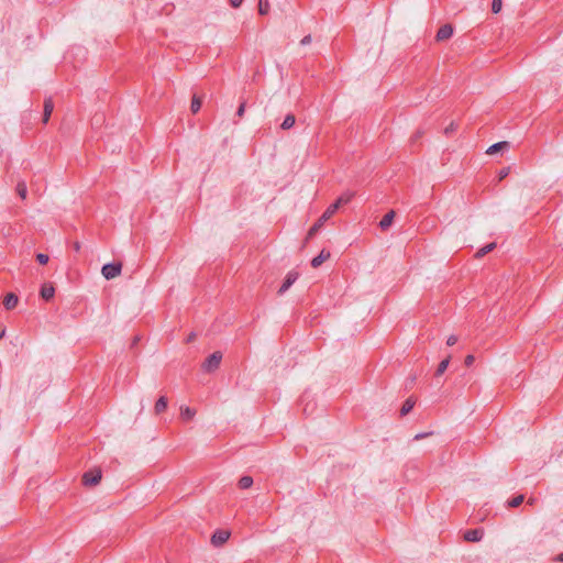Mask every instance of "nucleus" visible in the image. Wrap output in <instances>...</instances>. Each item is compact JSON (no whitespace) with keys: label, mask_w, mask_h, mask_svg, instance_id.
<instances>
[{"label":"nucleus","mask_w":563,"mask_h":563,"mask_svg":"<svg viewBox=\"0 0 563 563\" xmlns=\"http://www.w3.org/2000/svg\"><path fill=\"white\" fill-rule=\"evenodd\" d=\"M4 335V330L0 331V339Z\"/></svg>","instance_id":"nucleus-38"},{"label":"nucleus","mask_w":563,"mask_h":563,"mask_svg":"<svg viewBox=\"0 0 563 563\" xmlns=\"http://www.w3.org/2000/svg\"><path fill=\"white\" fill-rule=\"evenodd\" d=\"M484 537L483 529H471L464 532L463 539L466 542H479Z\"/></svg>","instance_id":"nucleus-5"},{"label":"nucleus","mask_w":563,"mask_h":563,"mask_svg":"<svg viewBox=\"0 0 563 563\" xmlns=\"http://www.w3.org/2000/svg\"><path fill=\"white\" fill-rule=\"evenodd\" d=\"M243 0H230V3L233 8H239L242 4Z\"/></svg>","instance_id":"nucleus-32"},{"label":"nucleus","mask_w":563,"mask_h":563,"mask_svg":"<svg viewBox=\"0 0 563 563\" xmlns=\"http://www.w3.org/2000/svg\"><path fill=\"white\" fill-rule=\"evenodd\" d=\"M36 260L38 261V263H40V264L45 265V264H47V263H48L49 257H48V255H46V254L38 253V254L36 255Z\"/></svg>","instance_id":"nucleus-28"},{"label":"nucleus","mask_w":563,"mask_h":563,"mask_svg":"<svg viewBox=\"0 0 563 563\" xmlns=\"http://www.w3.org/2000/svg\"><path fill=\"white\" fill-rule=\"evenodd\" d=\"M556 561L559 562H563V553H560L556 558H555Z\"/></svg>","instance_id":"nucleus-35"},{"label":"nucleus","mask_w":563,"mask_h":563,"mask_svg":"<svg viewBox=\"0 0 563 563\" xmlns=\"http://www.w3.org/2000/svg\"><path fill=\"white\" fill-rule=\"evenodd\" d=\"M18 302H19V298L13 292H9L3 299V305H4L5 309H8V310L14 309L16 307Z\"/></svg>","instance_id":"nucleus-12"},{"label":"nucleus","mask_w":563,"mask_h":563,"mask_svg":"<svg viewBox=\"0 0 563 563\" xmlns=\"http://www.w3.org/2000/svg\"><path fill=\"white\" fill-rule=\"evenodd\" d=\"M298 273L296 272H289L282 285V287L279 288L278 290V294L282 295L284 294L285 291H287L290 286L298 279Z\"/></svg>","instance_id":"nucleus-8"},{"label":"nucleus","mask_w":563,"mask_h":563,"mask_svg":"<svg viewBox=\"0 0 563 563\" xmlns=\"http://www.w3.org/2000/svg\"><path fill=\"white\" fill-rule=\"evenodd\" d=\"M202 104V100L200 97L194 96L190 104V110L192 113H197Z\"/></svg>","instance_id":"nucleus-20"},{"label":"nucleus","mask_w":563,"mask_h":563,"mask_svg":"<svg viewBox=\"0 0 563 563\" xmlns=\"http://www.w3.org/2000/svg\"><path fill=\"white\" fill-rule=\"evenodd\" d=\"M101 479V471L100 470H93L90 472H87L82 476V481L86 485H97Z\"/></svg>","instance_id":"nucleus-6"},{"label":"nucleus","mask_w":563,"mask_h":563,"mask_svg":"<svg viewBox=\"0 0 563 563\" xmlns=\"http://www.w3.org/2000/svg\"><path fill=\"white\" fill-rule=\"evenodd\" d=\"M80 249L79 243H75V250L78 251Z\"/></svg>","instance_id":"nucleus-37"},{"label":"nucleus","mask_w":563,"mask_h":563,"mask_svg":"<svg viewBox=\"0 0 563 563\" xmlns=\"http://www.w3.org/2000/svg\"><path fill=\"white\" fill-rule=\"evenodd\" d=\"M503 2L501 0H493L492 10L494 13H498L501 10Z\"/></svg>","instance_id":"nucleus-27"},{"label":"nucleus","mask_w":563,"mask_h":563,"mask_svg":"<svg viewBox=\"0 0 563 563\" xmlns=\"http://www.w3.org/2000/svg\"><path fill=\"white\" fill-rule=\"evenodd\" d=\"M244 110H245V104H244V103H242V104L239 107L236 114H238L239 117H242V115L244 114Z\"/></svg>","instance_id":"nucleus-33"},{"label":"nucleus","mask_w":563,"mask_h":563,"mask_svg":"<svg viewBox=\"0 0 563 563\" xmlns=\"http://www.w3.org/2000/svg\"><path fill=\"white\" fill-rule=\"evenodd\" d=\"M508 147V142L504 141V142H498L496 144H493L492 146H489L486 151V153L488 155H494L496 153H498L499 151L501 150H505Z\"/></svg>","instance_id":"nucleus-16"},{"label":"nucleus","mask_w":563,"mask_h":563,"mask_svg":"<svg viewBox=\"0 0 563 563\" xmlns=\"http://www.w3.org/2000/svg\"><path fill=\"white\" fill-rule=\"evenodd\" d=\"M121 271H122V264L120 262L110 263V264H106L102 266L101 274L106 279L110 280V279H114L118 276H120Z\"/></svg>","instance_id":"nucleus-1"},{"label":"nucleus","mask_w":563,"mask_h":563,"mask_svg":"<svg viewBox=\"0 0 563 563\" xmlns=\"http://www.w3.org/2000/svg\"><path fill=\"white\" fill-rule=\"evenodd\" d=\"M269 11V2L268 0H260L258 1V12L262 15L267 14Z\"/></svg>","instance_id":"nucleus-22"},{"label":"nucleus","mask_w":563,"mask_h":563,"mask_svg":"<svg viewBox=\"0 0 563 563\" xmlns=\"http://www.w3.org/2000/svg\"><path fill=\"white\" fill-rule=\"evenodd\" d=\"M230 534L229 530H217L211 537L212 545L221 547L229 540Z\"/></svg>","instance_id":"nucleus-4"},{"label":"nucleus","mask_w":563,"mask_h":563,"mask_svg":"<svg viewBox=\"0 0 563 563\" xmlns=\"http://www.w3.org/2000/svg\"><path fill=\"white\" fill-rule=\"evenodd\" d=\"M413 406H415V401H413L412 399H410V398H409V399H407V400L404 402V405H402V407H401V409H400V413H401L402 416H405V415L409 413V412L412 410Z\"/></svg>","instance_id":"nucleus-21"},{"label":"nucleus","mask_w":563,"mask_h":563,"mask_svg":"<svg viewBox=\"0 0 563 563\" xmlns=\"http://www.w3.org/2000/svg\"><path fill=\"white\" fill-rule=\"evenodd\" d=\"M394 218H395V212L394 211H389L388 213H386L383 219L380 220L379 222V227L383 229V230H386L387 228H389L394 221Z\"/></svg>","instance_id":"nucleus-15"},{"label":"nucleus","mask_w":563,"mask_h":563,"mask_svg":"<svg viewBox=\"0 0 563 563\" xmlns=\"http://www.w3.org/2000/svg\"><path fill=\"white\" fill-rule=\"evenodd\" d=\"M41 297L45 300H51L54 297L55 288L53 284L45 283L41 288Z\"/></svg>","instance_id":"nucleus-9"},{"label":"nucleus","mask_w":563,"mask_h":563,"mask_svg":"<svg viewBox=\"0 0 563 563\" xmlns=\"http://www.w3.org/2000/svg\"><path fill=\"white\" fill-rule=\"evenodd\" d=\"M16 190H18V195L22 198V199H25L26 198V186L25 184L21 183L18 185L16 187Z\"/></svg>","instance_id":"nucleus-26"},{"label":"nucleus","mask_w":563,"mask_h":563,"mask_svg":"<svg viewBox=\"0 0 563 563\" xmlns=\"http://www.w3.org/2000/svg\"><path fill=\"white\" fill-rule=\"evenodd\" d=\"M53 110H54L53 100L51 98L45 99V101H44V112H43V123H47L48 122Z\"/></svg>","instance_id":"nucleus-13"},{"label":"nucleus","mask_w":563,"mask_h":563,"mask_svg":"<svg viewBox=\"0 0 563 563\" xmlns=\"http://www.w3.org/2000/svg\"><path fill=\"white\" fill-rule=\"evenodd\" d=\"M295 122H296L295 115L287 114L280 126L283 130H288L294 126Z\"/></svg>","instance_id":"nucleus-19"},{"label":"nucleus","mask_w":563,"mask_h":563,"mask_svg":"<svg viewBox=\"0 0 563 563\" xmlns=\"http://www.w3.org/2000/svg\"><path fill=\"white\" fill-rule=\"evenodd\" d=\"M509 174V168H504L499 172V180L504 179L505 177H507V175Z\"/></svg>","instance_id":"nucleus-31"},{"label":"nucleus","mask_w":563,"mask_h":563,"mask_svg":"<svg viewBox=\"0 0 563 563\" xmlns=\"http://www.w3.org/2000/svg\"><path fill=\"white\" fill-rule=\"evenodd\" d=\"M427 434H417L415 438L418 440V439H421L423 437H426Z\"/></svg>","instance_id":"nucleus-36"},{"label":"nucleus","mask_w":563,"mask_h":563,"mask_svg":"<svg viewBox=\"0 0 563 563\" xmlns=\"http://www.w3.org/2000/svg\"><path fill=\"white\" fill-rule=\"evenodd\" d=\"M311 42V36L310 35H307L302 38L301 43L302 44H309Z\"/></svg>","instance_id":"nucleus-34"},{"label":"nucleus","mask_w":563,"mask_h":563,"mask_svg":"<svg viewBox=\"0 0 563 563\" xmlns=\"http://www.w3.org/2000/svg\"><path fill=\"white\" fill-rule=\"evenodd\" d=\"M167 408V398L162 396L158 398V400L155 404L154 411L156 415L162 413Z\"/></svg>","instance_id":"nucleus-17"},{"label":"nucleus","mask_w":563,"mask_h":563,"mask_svg":"<svg viewBox=\"0 0 563 563\" xmlns=\"http://www.w3.org/2000/svg\"><path fill=\"white\" fill-rule=\"evenodd\" d=\"M453 35V26L451 24H444L437 33L435 40L442 42L449 40Z\"/></svg>","instance_id":"nucleus-7"},{"label":"nucleus","mask_w":563,"mask_h":563,"mask_svg":"<svg viewBox=\"0 0 563 563\" xmlns=\"http://www.w3.org/2000/svg\"><path fill=\"white\" fill-rule=\"evenodd\" d=\"M475 361L474 355L470 354L465 357L464 363L466 366H471Z\"/></svg>","instance_id":"nucleus-29"},{"label":"nucleus","mask_w":563,"mask_h":563,"mask_svg":"<svg viewBox=\"0 0 563 563\" xmlns=\"http://www.w3.org/2000/svg\"><path fill=\"white\" fill-rule=\"evenodd\" d=\"M353 197H354V192L353 191H345L331 206H335V211H336L342 205L349 203L352 200Z\"/></svg>","instance_id":"nucleus-11"},{"label":"nucleus","mask_w":563,"mask_h":563,"mask_svg":"<svg viewBox=\"0 0 563 563\" xmlns=\"http://www.w3.org/2000/svg\"><path fill=\"white\" fill-rule=\"evenodd\" d=\"M449 363H450V356H449V357H446L445 360H443V361L439 364V366H438V368H437V375H442V374L446 371V368H448V366H449Z\"/></svg>","instance_id":"nucleus-24"},{"label":"nucleus","mask_w":563,"mask_h":563,"mask_svg":"<svg viewBox=\"0 0 563 563\" xmlns=\"http://www.w3.org/2000/svg\"><path fill=\"white\" fill-rule=\"evenodd\" d=\"M495 246H496L495 243H490V244L485 245L484 247H482V249H479L477 251L476 256L477 257H483L484 255H486L487 253L493 251L495 249Z\"/></svg>","instance_id":"nucleus-23"},{"label":"nucleus","mask_w":563,"mask_h":563,"mask_svg":"<svg viewBox=\"0 0 563 563\" xmlns=\"http://www.w3.org/2000/svg\"><path fill=\"white\" fill-rule=\"evenodd\" d=\"M196 410L194 408H190L188 406H181L180 407V418L184 421H190L195 418Z\"/></svg>","instance_id":"nucleus-14"},{"label":"nucleus","mask_w":563,"mask_h":563,"mask_svg":"<svg viewBox=\"0 0 563 563\" xmlns=\"http://www.w3.org/2000/svg\"><path fill=\"white\" fill-rule=\"evenodd\" d=\"M221 360L222 353L214 352L205 361V363L202 364V368L206 372H213L220 366Z\"/></svg>","instance_id":"nucleus-3"},{"label":"nucleus","mask_w":563,"mask_h":563,"mask_svg":"<svg viewBox=\"0 0 563 563\" xmlns=\"http://www.w3.org/2000/svg\"><path fill=\"white\" fill-rule=\"evenodd\" d=\"M456 342H457V336H455L453 334L450 335L446 340V344L450 346L454 345Z\"/></svg>","instance_id":"nucleus-30"},{"label":"nucleus","mask_w":563,"mask_h":563,"mask_svg":"<svg viewBox=\"0 0 563 563\" xmlns=\"http://www.w3.org/2000/svg\"><path fill=\"white\" fill-rule=\"evenodd\" d=\"M523 495H518L516 496L515 498H512L511 500L508 501V506L509 507H518L519 505L522 504L523 501Z\"/></svg>","instance_id":"nucleus-25"},{"label":"nucleus","mask_w":563,"mask_h":563,"mask_svg":"<svg viewBox=\"0 0 563 563\" xmlns=\"http://www.w3.org/2000/svg\"><path fill=\"white\" fill-rule=\"evenodd\" d=\"M238 485L241 489H247L253 485V478L251 476H242Z\"/></svg>","instance_id":"nucleus-18"},{"label":"nucleus","mask_w":563,"mask_h":563,"mask_svg":"<svg viewBox=\"0 0 563 563\" xmlns=\"http://www.w3.org/2000/svg\"><path fill=\"white\" fill-rule=\"evenodd\" d=\"M335 213V206H330L320 219L310 228L308 232V236L311 238L323 224L327 220H329Z\"/></svg>","instance_id":"nucleus-2"},{"label":"nucleus","mask_w":563,"mask_h":563,"mask_svg":"<svg viewBox=\"0 0 563 563\" xmlns=\"http://www.w3.org/2000/svg\"><path fill=\"white\" fill-rule=\"evenodd\" d=\"M329 258H330V252L322 250L318 256L312 258L311 266L313 268H317L320 265H322L325 261H328Z\"/></svg>","instance_id":"nucleus-10"}]
</instances>
